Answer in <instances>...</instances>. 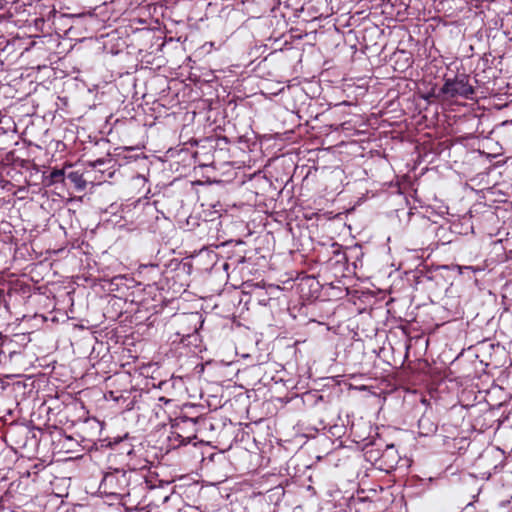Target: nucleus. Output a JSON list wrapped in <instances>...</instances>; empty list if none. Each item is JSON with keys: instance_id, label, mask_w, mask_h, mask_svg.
Listing matches in <instances>:
<instances>
[{"instance_id": "nucleus-12", "label": "nucleus", "mask_w": 512, "mask_h": 512, "mask_svg": "<svg viewBox=\"0 0 512 512\" xmlns=\"http://www.w3.org/2000/svg\"><path fill=\"white\" fill-rule=\"evenodd\" d=\"M159 402H163L164 404H168V403L171 402V400L166 398V397H160L159 398Z\"/></svg>"}, {"instance_id": "nucleus-9", "label": "nucleus", "mask_w": 512, "mask_h": 512, "mask_svg": "<svg viewBox=\"0 0 512 512\" xmlns=\"http://www.w3.org/2000/svg\"><path fill=\"white\" fill-rule=\"evenodd\" d=\"M68 178L74 182L77 187H79V174L77 172H72L68 175Z\"/></svg>"}, {"instance_id": "nucleus-5", "label": "nucleus", "mask_w": 512, "mask_h": 512, "mask_svg": "<svg viewBox=\"0 0 512 512\" xmlns=\"http://www.w3.org/2000/svg\"><path fill=\"white\" fill-rule=\"evenodd\" d=\"M197 418L179 416L173 420L170 440H175L178 445L191 443L197 436Z\"/></svg>"}, {"instance_id": "nucleus-1", "label": "nucleus", "mask_w": 512, "mask_h": 512, "mask_svg": "<svg viewBox=\"0 0 512 512\" xmlns=\"http://www.w3.org/2000/svg\"><path fill=\"white\" fill-rule=\"evenodd\" d=\"M353 433L355 437L359 438V440H356L358 443L363 442L364 456L367 461L386 473H391L396 469L401 458L393 444H386L385 448L382 449L383 443L380 439L361 438L356 431Z\"/></svg>"}, {"instance_id": "nucleus-10", "label": "nucleus", "mask_w": 512, "mask_h": 512, "mask_svg": "<svg viewBox=\"0 0 512 512\" xmlns=\"http://www.w3.org/2000/svg\"><path fill=\"white\" fill-rule=\"evenodd\" d=\"M103 164H104V160L103 159H97V160H95V161H93L91 163V166L96 168V167H99V166H101Z\"/></svg>"}, {"instance_id": "nucleus-11", "label": "nucleus", "mask_w": 512, "mask_h": 512, "mask_svg": "<svg viewBox=\"0 0 512 512\" xmlns=\"http://www.w3.org/2000/svg\"><path fill=\"white\" fill-rule=\"evenodd\" d=\"M134 180L139 181V182H143V183L146 181L145 177H144V176H141V175H137V176L134 178Z\"/></svg>"}, {"instance_id": "nucleus-7", "label": "nucleus", "mask_w": 512, "mask_h": 512, "mask_svg": "<svg viewBox=\"0 0 512 512\" xmlns=\"http://www.w3.org/2000/svg\"><path fill=\"white\" fill-rule=\"evenodd\" d=\"M64 171L62 169H53L48 176H46L47 185L60 183L64 181Z\"/></svg>"}, {"instance_id": "nucleus-8", "label": "nucleus", "mask_w": 512, "mask_h": 512, "mask_svg": "<svg viewBox=\"0 0 512 512\" xmlns=\"http://www.w3.org/2000/svg\"><path fill=\"white\" fill-rule=\"evenodd\" d=\"M10 344L1 343L0 344V363H6L12 358V355L15 353L9 349Z\"/></svg>"}, {"instance_id": "nucleus-2", "label": "nucleus", "mask_w": 512, "mask_h": 512, "mask_svg": "<svg viewBox=\"0 0 512 512\" xmlns=\"http://www.w3.org/2000/svg\"><path fill=\"white\" fill-rule=\"evenodd\" d=\"M176 321L181 328L170 336L171 343L184 347L197 346L199 324L201 323L200 316L197 313L183 314Z\"/></svg>"}, {"instance_id": "nucleus-3", "label": "nucleus", "mask_w": 512, "mask_h": 512, "mask_svg": "<svg viewBox=\"0 0 512 512\" xmlns=\"http://www.w3.org/2000/svg\"><path fill=\"white\" fill-rule=\"evenodd\" d=\"M130 483V477L124 469H110L107 471L100 483L99 489L107 496L122 498L128 494L127 488Z\"/></svg>"}, {"instance_id": "nucleus-4", "label": "nucleus", "mask_w": 512, "mask_h": 512, "mask_svg": "<svg viewBox=\"0 0 512 512\" xmlns=\"http://www.w3.org/2000/svg\"><path fill=\"white\" fill-rule=\"evenodd\" d=\"M440 93L446 98H464L471 99L474 94V88L470 84L467 74H457L453 78H446L440 89Z\"/></svg>"}, {"instance_id": "nucleus-6", "label": "nucleus", "mask_w": 512, "mask_h": 512, "mask_svg": "<svg viewBox=\"0 0 512 512\" xmlns=\"http://www.w3.org/2000/svg\"><path fill=\"white\" fill-rule=\"evenodd\" d=\"M418 429L420 436L428 437L434 435L437 432L438 425L430 415L424 414L418 420Z\"/></svg>"}]
</instances>
